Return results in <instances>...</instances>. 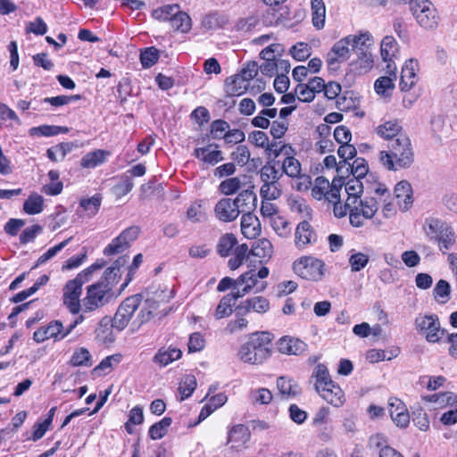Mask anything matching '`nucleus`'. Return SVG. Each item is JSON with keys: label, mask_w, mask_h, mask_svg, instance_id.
Here are the masks:
<instances>
[{"label": "nucleus", "mask_w": 457, "mask_h": 457, "mask_svg": "<svg viewBox=\"0 0 457 457\" xmlns=\"http://www.w3.org/2000/svg\"><path fill=\"white\" fill-rule=\"evenodd\" d=\"M381 163L389 170L409 168L414 162V153L408 136L399 135L388 145V151L379 154Z\"/></svg>", "instance_id": "f257e3e1"}, {"label": "nucleus", "mask_w": 457, "mask_h": 457, "mask_svg": "<svg viewBox=\"0 0 457 457\" xmlns=\"http://www.w3.org/2000/svg\"><path fill=\"white\" fill-rule=\"evenodd\" d=\"M273 336L269 332H256L249 337L238 352L241 361L250 364H260L270 356Z\"/></svg>", "instance_id": "f03ea898"}, {"label": "nucleus", "mask_w": 457, "mask_h": 457, "mask_svg": "<svg viewBox=\"0 0 457 457\" xmlns=\"http://www.w3.org/2000/svg\"><path fill=\"white\" fill-rule=\"evenodd\" d=\"M113 279L112 282L103 277L96 283L87 287L86 296L82 299L83 313L92 312L108 304L115 299L122 290L116 294Z\"/></svg>", "instance_id": "7ed1b4c3"}, {"label": "nucleus", "mask_w": 457, "mask_h": 457, "mask_svg": "<svg viewBox=\"0 0 457 457\" xmlns=\"http://www.w3.org/2000/svg\"><path fill=\"white\" fill-rule=\"evenodd\" d=\"M422 230L429 241L437 243L439 251L445 253L456 242L453 228L445 220L428 217L422 226Z\"/></svg>", "instance_id": "20e7f679"}, {"label": "nucleus", "mask_w": 457, "mask_h": 457, "mask_svg": "<svg viewBox=\"0 0 457 457\" xmlns=\"http://www.w3.org/2000/svg\"><path fill=\"white\" fill-rule=\"evenodd\" d=\"M410 11L418 24L425 29H434L439 22V15L429 0H411Z\"/></svg>", "instance_id": "39448f33"}, {"label": "nucleus", "mask_w": 457, "mask_h": 457, "mask_svg": "<svg viewBox=\"0 0 457 457\" xmlns=\"http://www.w3.org/2000/svg\"><path fill=\"white\" fill-rule=\"evenodd\" d=\"M325 263L323 261L312 257L303 256L295 261L293 270L299 277L312 281H319L324 276Z\"/></svg>", "instance_id": "423d86ee"}, {"label": "nucleus", "mask_w": 457, "mask_h": 457, "mask_svg": "<svg viewBox=\"0 0 457 457\" xmlns=\"http://www.w3.org/2000/svg\"><path fill=\"white\" fill-rule=\"evenodd\" d=\"M142 303V295L137 294L127 297L121 302L112 321V327L120 331L129 323L134 312Z\"/></svg>", "instance_id": "0eeeda50"}, {"label": "nucleus", "mask_w": 457, "mask_h": 457, "mask_svg": "<svg viewBox=\"0 0 457 457\" xmlns=\"http://www.w3.org/2000/svg\"><path fill=\"white\" fill-rule=\"evenodd\" d=\"M415 328L419 333L424 334L427 341L438 342L445 334L441 328L439 319L436 314L419 316L415 319Z\"/></svg>", "instance_id": "6e6552de"}, {"label": "nucleus", "mask_w": 457, "mask_h": 457, "mask_svg": "<svg viewBox=\"0 0 457 457\" xmlns=\"http://www.w3.org/2000/svg\"><path fill=\"white\" fill-rule=\"evenodd\" d=\"M82 287L83 286L74 279H71L65 284L62 289L63 305L72 314H79L80 311L83 312V303L82 300H80Z\"/></svg>", "instance_id": "1a4fd4ad"}, {"label": "nucleus", "mask_w": 457, "mask_h": 457, "mask_svg": "<svg viewBox=\"0 0 457 457\" xmlns=\"http://www.w3.org/2000/svg\"><path fill=\"white\" fill-rule=\"evenodd\" d=\"M349 37H343L334 44L331 50L327 54V64L329 70L337 71L339 63L346 61L350 56Z\"/></svg>", "instance_id": "9d476101"}, {"label": "nucleus", "mask_w": 457, "mask_h": 457, "mask_svg": "<svg viewBox=\"0 0 457 457\" xmlns=\"http://www.w3.org/2000/svg\"><path fill=\"white\" fill-rule=\"evenodd\" d=\"M317 241V234L307 220L301 221L295 231V244L298 249H303L308 245Z\"/></svg>", "instance_id": "9b49d317"}, {"label": "nucleus", "mask_w": 457, "mask_h": 457, "mask_svg": "<svg viewBox=\"0 0 457 457\" xmlns=\"http://www.w3.org/2000/svg\"><path fill=\"white\" fill-rule=\"evenodd\" d=\"M215 217L222 222H231L239 216L231 198H221L214 207Z\"/></svg>", "instance_id": "f8f14e48"}, {"label": "nucleus", "mask_w": 457, "mask_h": 457, "mask_svg": "<svg viewBox=\"0 0 457 457\" xmlns=\"http://www.w3.org/2000/svg\"><path fill=\"white\" fill-rule=\"evenodd\" d=\"M389 412L397 427L406 428L410 423V414L404 403L398 398L389 400Z\"/></svg>", "instance_id": "ddd939ff"}, {"label": "nucleus", "mask_w": 457, "mask_h": 457, "mask_svg": "<svg viewBox=\"0 0 457 457\" xmlns=\"http://www.w3.org/2000/svg\"><path fill=\"white\" fill-rule=\"evenodd\" d=\"M418 69V62L414 59L407 60L401 71L400 89L402 91H409L417 81L416 71Z\"/></svg>", "instance_id": "4468645a"}, {"label": "nucleus", "mask_w": 457, "mask_h": 457, "mask_svg": "<svg viewBox=\"0 0 457 457\" xmlns=\"http://www.w3.org/2000/svg\"><path fill=\"white\" fill-rule=\"evenodd\" d=\"M316 391L325 401L336 407L344 403V392L334 381H328V384L325 383L323 386L316 389Z\"/></svg>", "instance_id": "2eb2a0df"}, {"label": "nucleus", "mask_w": 457, "mask_h": 457, "mask_svg": "<svg viewBox=\"0 0 457 457\" xmlns=\"http://www.w3.org/2000/svg\"><path fill=\"white\" fill-rule=\"evenodd\" d=\"M306 346L303 341L289 336L281 337L277 343L278 351L287 355L301 354L305 351Z\"/></svg>", "instance_id": "dca6fc26"}, {"label": "nucleus", "mask_w": 457, "mask_h": 457, "mask_svg": "<svg viewBox=\"0 0 457 457\" xmlns=\"http://www.w3.org/2000/svg\"><path fill=\"white\" fill-rule=\"evenodd\" d=\"M232 202L238 210V214L250 213L256 207L257 196L253 191L246 189L241 191Z\"/></svg>", "instance_id": "f3484780"}, {"label": "nucleus", "mask_w": 457, "mask_h": 457, "mask_svg": "<svg viewBox=\"0 0 457 457\" xmlns=\"http://www.w3.org/2000/svg\"><path fill=\"white\" fill-rule=\"evenodd\" d=\"M242 234L248 239L256 238L262 231L261 222L257 216L250 213H244L241 218Z\"/></svg>", "instance_id": "a211bd4d"}, {"label": "nucleus", "mask_w": 457, "mask_h": 457, "mask_svg": "<svg viewBox=\"0 0 457 457\" xmlns=\"http://www.w3.org/2000/svg\"><path fill=\"white\" fill-rule=\"evenodd\" d=\"M63 330V325L59 320L50 322L46 327H41L33 334V339L41 343L49 338L60 339L61 333Z\"/></svg>", "instance_id": "6ab92c4d"}, {"label": "nucleus", "mask_w": 457, "mask_h": 457, "mask_svg": "<svg viewBox=\"0 0 457 457\" xmlns=\"http://www.w3.org/2000/svg\"><path fill=\"white\" fill-rule=\"evenodd\" d=\"M148 295L144 302V305L153 313L160 307L161 303H167L174 297L172 291L167 287L148 293Z\"/></svg>", "instance_id": "aec40b11"}, {"label": "nucleus", "mask_w": 457, "mask_h": 457, "mask_svg": "<svg viewBox=\"0 0 457 457\" xmlns=\"http://www.w3.org/2000/svg\"><path fill=\"white\" fill-rule=\"evenodd\" d=\"M270 309L269 301L263 296H254L242 302L237 310L242 313H248L251 310L258 313H265Z\"/></svg>", "instance_id": "412c9836"}, {"label": "nucleus", "mask_w": 457, "mask_h": 457, "mask_svg": "<svg viewBox=\"0 0 457 457\" xmlns=\"http://www.w3.org/2000/svg\"><path fill=\"white\" fill-rule=\"evenodd\" d=\"M395 193L398 205L403 211H407L412 204V188L411 184L406 180L400 181L395 187Z\"/></svg>", "instance_id": "4be33fe9"}, {"label": "nucleus", "mask_w": 457, "mask_h": 457, "mask_svg": "<svg viewBox=\"0 0 457 457\" xmlns=\"http://www.w3.org/2000/svg\"><path fill=\"white\" fill-rule=\"evenodd\" d=\"M249 84L239 74L228 77L225 80L226 96L232 97L243 95L248 88Z\"/></svg>", "instance_id": "5701e85b"}, {"label": "nucleus", "mask_w": 457, "mask_h": 457, "mask_svg": "<svg viewBox=\"0 0 457 457\" xmlns=\"http://www.w3.org/2000/svg\"><path fill=\"white\" fill-rule=\"evenodd\" d=\"M212 145L204 147H198L194 150V155L207 165H215L223 160L222 153L220 150H212Z\"/></svg>", "instance_id": "b1692460"}, {"label": "nucleus", "mask_w": 457, "mask_h": 457, "mask_svg": "<svg viewBox=\"0 0 457 457\" xmlns=\"http://www.w3.org/2000/svg\"><path fill=\"white\" fill-rule=\"evenodd\" d=\"M277 387L279 393L287 398H293L301 394V387L299 385L287 377H279L277 379Z\"/></svg>", "instance_id": "393cba45"}, {"label": "nucleus", "mask_w": 457, "mask_h": 457, "mask_svg": "<svg viewBox=\"0 0 457 457\" xmlns=\"http://www.w3.org/2000/svg\"><path fill=\"white\" fill-rule=\"evenodd\" d=\"M376 131L378 136L390 140V142L399 135H404L402 133V127L396 120H389L378 126Z\"/></svg>", "instance_id": "a878e982"}, {"label": "nucleus", "mask_w": 457, "mask_h": 457, "mask_svg": "<svg viewBox=\"0 0 457 457\" xmlns=\"http://www.w3.org/2000/svg\"><path fill=\"white\" fill-rule=\"evenodd\" d=\"M398 44L394 37L386 36L380 45V54L383 61H391L397 57Z\"/></svg>", "instance_id": "bb28decb"}, {"label": "nucleus", "mask_w": 457, "mask_h": 457, "mask_svg": "<svg viewBox=\"0 0 457 457\" xmlns=\"http://www.w3.org/2000/svg\"><path fill=\"white\" fill-rule=\"evenodd\" d=\"M107 155L108 152L100 149L89 152L81 158L80 165L87 169L96 168L104 162Z\"/></svg>", "instance_id": "cd10ccee"}, {"label": "nucleus", "mask_w": 457, "mask_h": 457, "mask_svg": "<svg viewBox=\"0 0 457 457\" xmlns=\"http://www.w3.org/2000/svg\"><path fill=\"white\" fill-rule=\"evenodd\" d=\"M237 285L239 287L243 285L251 286V289L254 288L255 293H261L265 290L267 282H259L256 278L255 270H250L237 278Z\"/></svg>", "instance_id": "c85d7f7f"}, {"label": "nucleus", "mask_w": 457, "mask_h": 457, "mask_svg": "<svg viewBox=\"0 0 457 457\" xmlns=\"http://www.w3.org/2000/svg\"><path fill=\"white\" fill-rule=\"evenodd\" d=\"M128 256L119 257L109 268L104 271L103 278L112 282L113 279V285H116L121 276L120 269L127 263Z\"/></svg>", "instance_id": "c756f323"}, {"label": "nucleus", "mask_w": 457, "mask_h": 457, "mask_svg": "<svg viewBox=\"0 0 457 457\" xmlns=\"http://www.w3.org/2000/svg\"><path fill=\"white\" fill-rule=\"evenodd\" d=\"M282 176L283 173L279 172L275 167V163L270 162L262 166L260 170V179L262 184L279 182Z\"/></svg>", "instance_id": "7c9ffc66"}, {"label": "nucleus", "mask_w": 457, "mask_h": 457, "mask_svg": "<svg viewBox=\"0 0 457 457\" xmlns=\"http://www.w3.org/2000/svg\"><path fill=\"white\" fill-rule=\"evenodd\" d=\"M44 198L37 193H32L23 204V211L29 215L38 214L43 211Z\"/></svg>", "instance_id": "2f4dec72"}, {"label": "nucleus", "mask_w": 457, "mask_h": 457, "mask_svg": "<svg viewBox=\"0 0 457 457\" xmlns=\"http://www.w3.org/2000/svg\"><path fill=\"white\" fill-rule=\"evenodd\" d=\"M181 351L177 348L170 350H159L154 357V361L159 364L161 367H165L173 361H176L181 357Z\"/></svg>", "instance_id": "473e14b6"}, {"label": "nucleus", "mask_w": 457, "mask_h": 457, "mask_svg": "<svg viewBox=\"0 0 457 457\" xmlns=\"http://www.w3.org/2000/svg\"><path fill=\"white\" fill-rule=\"evenodd\" d=\"M312 23L318 29L325 23L326 8L323 0H312Z\"/></svg>", "instance_id": "72a5a7b5"}, {"label": "nucleus", "mask_w": 457, "mask_h": 457, "mask_svg": "<svg viewBox=\"0 0 457 457\" xmlns=\"http://www.w3.org/2000/svg\"><path fill=\"white\" fill-rule=\"evenodd\" d=\"M346 37H349V45L352 50L357 51V54L368 50L369 46L371 45V43H368L372 39L371 35L368 32L358 36L349 35Z\"/></svg>", "instance_id": "f704fd0d"}, {"label": "nucleus", "mask_w": 457, "mask_h": 457, "mask_svg": "<svg viewBox=\"0 0 457 457\" xmlns=\"http://www.w3.org/2000/svg\"><path fill=\"white\" fill-rule=\"evenodd\" d=\"M237 240L234 234L227 233L221 236L217 244V253L221 257L229 255L230 251L237 245Z\"/></svg>", "instance_id": "c9c22d12"}, {"label": "nucleus", "mask_w": 457, "mask_h": 457, "mask_svg": "<svg viewBox=\"0 0 457 457\" xmlns=\"http://www.w3.org/2000/svg\"><path fill=\"white\" fill-rule=\"evenodd\" d=\"M70 364L73 367L92 366V356L89 351L85 347H80L74 351L70 360Z\"/></svg>", "instance_id": "e433bc0d"}, {"label": "nucleus", "mask_w": 457, "mask_h": 457, "mask_svg": "<svg viewBox=\"0 0 457 457\" xmlns=\"http://www.w3.org/2000/svg\"><path fill=\"white\" fill-rule=\"evenodd\" d=\"M233 295H230V294H227L224 295L218 306L216 307V310L214 312V317L216 320H220L226 317H228L232 314V305L234 303Z\"/></svg>", "instance_id": "4c0bfd02"}, {"label": "nucleus", "mask_w": 457, "mask_h": 457, "mask_svg": "<svg viewBox=\"0 0 457 457\" xmlns=\"http://www.w3.org/2000/svg\"><path fill=\"white\" fill-rule=\"evenodd\" d=\"M282 195L280 182L262 184L260 189V195L262 200L271 201L278 199Z\"/></svg>", "instance_id": "58836bf2"}, {"label": "nucleus", "mask_w": 457, "mask_h": 457, "mask_svg": "<svg viewBox=\"0 0 457 457\" xmlns=\"http://www.w3.org/2000/svg\"><path fill=\"white\" fill-rule=\"evenodd\" d=\"M179 4H167L155 9L153 12L152 15L154 19L158 21H168L170 23L172 21L173 17H175L177 12H179Z\"/></svg>", "instance_id": "ea45409f"}, {"label": "nucleus", "mask_w": 457, "mask_h": 457, "mask_svg": "<svg viewBox=\"0 0 457 457\" xmlns=\"http://www.w3.org/2000/svg\"><path fill=\"white\" fill-rule=\"evenodd\" d=\"M105 265L106 262L104 260L98 259L92 265L79 272L73 279L83 286L92 278V275L95 271L103 269Z\"/></svg>", "instance_id": "a19ab883"}, {"label": "nucleus", "mask_w": 457, "mask_h": 457, "mask_svg": "<svg viewBox=\"0 0 457 457\" xmlns=\"http://www.w3.org/2000/svg\"><path fill=\"white\" fill-rule=\"evenodd\" d=\"M171 418L164 417L159 422L154 423L149 428V436L153 440L162 438L166 435L169 427L171 425Z\"/></svg>", "instance_id": "79ce46f5"}, {"label": "nucleus", "mask_w": 457, "mask_h": 457, "mask_svg": "<svg viewBox=\"0 0 457 457\" xmlns=\"http://www.w3.org/2000/svg\"><path fill=\"white\" fill-rule=\"evenodd\" d=\"M228 22L227 16L219 13H210L203 20V26L207 29H217L225 27Z\"/></svg>", "instance_id": "37998d69"}, {"label": "nucleus", "mask_w": 457, "mask_h": 457, "mask_svg": "<svg viewBox=\"0 0 457 457\" xmlns=\"http://www.w3.org/2000/svg\"><path fill=\"white\" fill-rule=\"evenodd\" d=\"M357 151L354 145L349 143L342 144L337 150V154L342 159L338 163L337 172H341L342 169L348 164L347 160L355 157Z\"/></svg>", "instance_id": "c03bdc74"}, {"label": "nucleus", "mask_w": 457, "mask_h": 457, "mask_svg": "<svg viewBox=\"0 0 457 457\" xmlns=\"http://www.w3.org/2000/svg\"><path fill=\"white\" fill-rule=\"evenodd\" d=\"M170 26L175 30L186 33L191 29V19L186 12H181L179 8V12L173 17Z\"/></svg>", "instance_id": "a18cd8bd"}, {"label": "nucleus", "mask_w": 457, "mask_h": 457, "mask_svg": "<svg viewBox=\"0 0 457 457\" xmlns=\"http://www.w3.org/2000/svg\"><path fill=\"white\" fill-rule=\"evenodd\" d=\"M412 421L421 431H427L429 428V420L423 408L415 406L411 408Z\"/></svg>", "instance_id": "49530a36"}, {"label": "nucleus", "mask_w": 457, "mask_h": 457, "mask_svg": "<svg viewBox=\"0 0 457 457\" xmlns=\"http://www.w3.org/2000/svg\"><path fill=\"white\" fill-rule=\"evenodd\" d=\"M102 196L99 194L93 195L90 198L82 199L79 205L85 212H87L89 217L95 216L101 206Z\"/></svg>", "instance_id": "de8ad7c7"}, {"label": "nucleus", "mask_w": 457, "mask_h": 457, "mask_svg": "<svg viewBox=\"0 0 457 457\" xmlns=\"http://www.w3.org/2000/svg\"><path fill=\"white\" fill-rule=\"evenodd\" d=\"M359 210L364 219H371L378 212V202L374 197H366L364 200H360Z\"/></svg>", "instance_id": "09e8293b"}, {"label": "nucleus", "mask_w": 457, "mask_h": 457, "mask_svg": "<svg viewBox=\"0 0 457 457\" xmlns=\"http://www.w3.org/2000/svg\"><path fill=\"white\" fill-rule=\"evenodd\" d=\"M32 134H37L44 137H52L61 133H68L67 127L54 126V125H42L35 127L30 129Z\"/></svg>", "instance_id": "8fccbe9b"}, {"label": "nucleus", "mask_w": 457, "mask_h": 457, "mask_svg": "<svg viewBox=\"0 0 457 457\" xmlns=\"http://www.w3.org/2000/svg\"><path fill=\"white\" fill-rule=\"evenodd\" d=\"M270 225L276 234L281 237H287L291 234L289 222L282 216L271 218Z\"/></svg>", "instance_id": "3c124183"}, {"label": "nucleus", "mask_w": 457, "mask_h": 457, "mask_svg": "<svg viewBox=\"0 0 457 457\" xmlns=\"http://www.w3.org/2000/svg\"><path fill=\"white\" fill-rule=\"evenodd\" d=\"M282 170L281 173H285L291 178H297L301 173V164L295 157L287 156L283 161Z\"/></svg>", "instance_id": "603ef678"}, {"label": "nucleus", "mask_w": 457, "mask_h": 457, "mask_svg": "<svg viewBox=\"0 0 457 457\" xmlns=\"http://www.w3.org/2000/svg\"><path fill=\"white\" fill-rule=\"evenodd\" d=\"M130 246L120 235L112 240V242L104 248V253L107 256L123 253Z\"/></svg>", "instance_id": "864d4df0"}, {"label": "nucleus", "mask_w": 457, "mask_h": 457, "mask_svg": "<svg viewBox=\"0 0 457 457\" xmlns=\"http://www.w3.org/2000/svg\"><path fill=\"white\" fill-rule=\"evenodd\" d=\"M72 239V237H69L66 240L61 242L60 244L56 245L54 247H51L48 249L45 253H43L36 262L35 265L32 267V269H35L50 259H52L54 256H55L60 251H62Z\"/></svg>", "instance_id": "5fc2aeb1"}, {"label": "nucleus", "mask_w": 457, "mask_h": 457, "mask_svg": "<svg viewBox=\"0 0 457 457\" xmlns=\"http://www.w3.org/2000/svg\"><path fill=\"white\" fill-rule=\"evenodd\" d=\"M347 171L353 174L354 178L361 179L368 172V163L363 158H356L352 164L348 163L345 167Z\"/></svg>", "instance_id": "6e6d98bb"}, {"label": "nucleus", "mask_w": 457, "mask_h": 457, "mask_svg": "<svg viewBox=\"0 0 457 457\" xmlns=\"http://www.w3.org/2000/svg\"><path fill=\"white\" fill-rule=\"evenodd\" d=\"M159 59V51L154 47H146L140 54V62L144 68H150L154 65Z\"/></svg>", "instance_id": "4d7b16f0"}, {"label": "nucleus", "mask_w": 457, "mask_h": 457, "mask_svg": "<svg viewBox=\"0 0 457 457\" xmlns=\"http://www.w3.org/2000/svg\"><path fill=\"white\" fill-rule=\"evenodd\" d=\"M312 378H316L315 381V389H319L324 386V384H328V381H333L328 374V370L324 364H318L315 367V370L312 373Z\"/></svg>", "instance_id": "13d9d810"}, {"label": "nucleus", "mask_w": 457, "mask_h": 457, "mask_svg": "<svg viewBox=\"0 0 457 457\" xmlns=\"http://www.w3.org/2000/svg\"><path fill=\"white\" fill-rule=\"evenodd\" d=\"M196 387V379L193 375H187L184 378L179 387L181 394L180 401L189 397Z\"/></svg>", "instance_id": "bf43d9fd"}, {"label": "nucleus", "mask_w": 457, "mask_h": 457, "mask_svg": "<svg viewBox=\"0 0 457 457\" xmlns=\"http://www.w3.org/2000/svg\"><path fill=\"white\" fill-rule=\"evenodd\" d=\"M394 78L382 76L379 77L374 83V88L377 94L382 96H387L388 90H393L395 88Z\"/></svg>", "instance_id": "052dcab7"}, {"label": "nucleus", "mask_w": 457, "mask_h": 457, "mask_svg": "<svg viewBox=\"0 0 457 457\" xmlns=\"http://www.w3.org/2000/svg\"><path fill=\"white\" fill-rule=\"evenodd\" d=\"M451 292L450 284L444 279H440L436 287H434L433 293L436 300L439 301L438 298H443L440 303H445L449 300V295Z\"/></svg>", "instance_id": "680f3d73"}, {"label": "nucleus", "mask_w": 457, "mask_h": 457, "mask_svg": "<svg viewBox=\"0 0 457 457\" xmlns=\"http://www.w3.org/2000/svg\"><path fill=\"white\" fill-rule=\"evenodd\" d=\"M370 257L363 253H354L349 258V264L351 267V270L353 272L360 271L362 270L369 262Z\"/></svg>", "instance_id": "e2e57ef3"}, {"label": "nucleus", "mask_w": 457, "mask_h": 457, "mask_svg": "<svg viewBox=\"0 0 457 457\" xmlns=\"http://www.w3.org/2000/svg\"><path fill=\"white\" fill-rule=\"evenodd\" d=\"M290 54L296 61H303L311 55V47L306 43L299 42L291 47Z\"/></svg>", "instance_id": "0e129e2a"}, {"label": "nucleus", "mask_w": 457, "mask_h": 457, "mask_svg": "<svg viewBox=\"0 0 457 457\" xmlns=\"http://www.w3.org/2000/svg\"><path fill=\"white\" fill-rule=\"evenodd\" d=\"M43 231L42 226L36 224L31 227L26 228L20 235V243L26 245L34 241L36 237Z\"/></svg>", "instance_id": "69168bd1"}, {"label": "nucleus", "mask_w": 457, "mask_h": 457, "mask_svg": "<svg viewBox=\"0 0 457 457\" xmlns=\"http://www.w3.org/2000/svg\"><path fill=\"white\" fill-rule=\"evenodd\" d=\"M241 187V180L237 177L223 180L220 185V191L227 195L236 193Z\"/></svg>", "instance_id": "338daca9"}, {"label": "nucleus", "mask_w": 457, "mask_h": 457, "mask_svg": "<svg viewBox=\"0 0 457 457\" xmlns=\"http://www.w3.org/2000/svg\"><path fill=\"white\" fill-rule=\"evenodd\" d=\"M231 158L240 166H245L250 159V151L247 146L240 145L231 154Z\"/></svg>", "instance_id": "774afa93"}]
</instances>
